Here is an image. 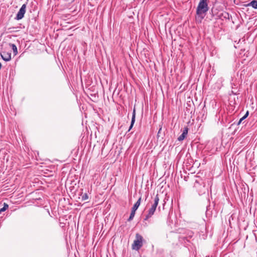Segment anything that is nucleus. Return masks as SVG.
I'll return each mask as SVG.
<instances>
[{
  "instance_id": "1a4fd4ad",
  "label": "nucleus",
  "mask_w": 257,
  "mask_h": 257,
  "mask_svg": "<svg viewBox=\"0 0 257 257\" xmlns=\"http://www.w3.org/2000/svg\"><path fill=\"white\" fill-rule=\"evenodd\" d=\"M135 118H136V109L135 107L133 109V112L132 115V121H131V124L130 126V128L128 129V131H130L133 127L134 124L135 122Z\"/></svg>"
},
{
  "instance_id": "f03ea898",
  "label": "nucleus",
  "mask_w": 257,
  "mask_h": 257,
  "mask_svg": "<svg viewBox=\"0 0 257 257\" xmlns=\"http://www.w3.org/2000/svg\"><path fill=\"white\" fill-rule=\"evenodd\" d=\"M159 200L160 199L159 196L157 194L154 198V203L152 204L151 207L148 210V214L146 215L145 218V220H148L149 218L151 217L154 215L156 210V208L158 205Z\"/></svg>"
},
{
  "instance_id": "2eb2a0df",
  "label": "nucleus",
  "mask_w": 257,
  "mask_h": 257,
  "mask_svg": "<svg viewBox=\"0 0 257 257\" xmlns=\"http://www.w3.org/2000/svg\"><path fill=\"white\" fill-rule=\"evenodd\" d=\"M248 111H247L246 113L245 114V115L243 116L244 118H246L247 117V116L248 115Z\"/></svg>"
},
{
  "instance_id": "9d476101",
  "label": "nucleus",
  "mask_w": 257,
  "mask_h": 257,
  "mask_svg": "<svg viewBox=\"0 0 257 257\" xmlns=\"http://www.w3.org/2000/svg\"><path fill=\"white\" fill-rule=\"evenodd\" d=\"M247 6H251L252 8L257 9V1L253 0L247 5Z\"/></svg>"
},
{
  "instance_id": "f257e3e1",
  "label": "nucleus",
  "mask_w": 257,
  "mask_h": 257,
  "mask_svg": "<svg viewBox=\"0 0 257 257\" xmlns=\"http://www.w3.org/2000/svg\"><path fill=\"white\" fill-rule=\"evenodd\" d=\"M208 0H200L196 10V14L203 19L206 12L209 10Z\"/></svg>"
},
{
  "instance_id": "423d86ee",
  "label": "nucleus",
  "mask_w": 257,
  "mask_h": 257,
  "mask_svg": "<svg viewBox=\"0 0 257 257\" xmlns=\"http://www.w3.org/2000/svg\"><path fill=\"white\" fill-rule=\"evenodd\" d=\"M194 186L198 190L199 194L205 193V188L204 183H203V184H201L198 181H196Z\"/></svg>"
},
{
  "instance_id": "f8f14e48",
  "label": "nucleus",
  "mask_w": 257,
  "mask_h": 257,
  "mask_svg": "<svg viewBox=\"0 0 257 257\" xmlns=\"http://www.w3.org/2000/svg\"><path fill=\"white\" fill-rule=\"evenodd\" d=\"M9 207V205L5 203L4 207L1 209V211H5Z\"/></svg>"
},
{
  "instance_id": "4468645a",
  "label": "nucleus",
  "mask_w": 257,
  "mask_h": 257,
  "mask_svg": "<svg viewBox=\"0 0 257 257\" xmlns=\"http://www.w3.org/2000/svg\"><path fill=\"white\" fill-rule=\"evenodd\" d=\"M245 118L243 117H242L238 121V122H237V125H239L240 124V123L242 121H243V119H244Z\"/></svg>"
},
{
  "instance_id": "39448f33",
  "label": "nucleus",
  "mask_w": 257,
  "mask_h": 257,
  "mask_svg": "<svg viewBox=\"0 0 257 257\" xmlns=\"http://www.w3.org/2000/svg\"><path fill=\"white\" fill-rule=\"evenodd\" d=\"M26 5L23 4L21 8H20L19 11L17 14L16 17L15 18V19L17 20H20L22 19L26 13Z\"/></svg>"
},
{
  "instance_id": "dca6fc26",
  "label": "nucleus",
  "mask_w": 257,
  "mask_h": 257,
  "mask_svg": "<svg viewBox=\"0 0 257 257\" xmlns=\"http://www.w3.org/2000/svg\"><path fill=\"white\" fill-rule=\"evenodd\" d=\"M2 212H3V211H1V210L0 209V214Z\"/></svg>"
},
{
  "instance_id": "7ed1b4c3",
  "label": "nucleus",
  "mask_w": 257,
  "mask_h": 257,
  "mask_svg": "<svg viewBox=\"0 0 257 257\" xmlns=\"http://www.w3.org/2000/svg\"><path fill=\"white\" fill-rule=\"evenodd\" d=\"M143 237L139 233L136 234V238L132 244V249L136 250H139L143 246Z\"/></svg>"
},
{
  "instance_id": "9b49d317",
  "label": "nucleus",
  "mask_w": 257,
  "mask_h": 257,
  "mask_svg": "<svg viewBox=\"0 0 257 257\" xmlns=\"http://www.w3.org/2000/svg\"><path fill=\"white\" fill-rule=\"evenodd\" d=\"M10 45L12 47V49L15 55H16L17 54L18 51H17V46H16V45H15L14 44H10Z\"/></svg>"
},
{
  "instance_id": "20e7f679",
  "label": "nucleus",
  "mask_w": 257,
  "mask_h": 257,
  "mask_svg": "<svg viewBox=\"0 0 257 257\" xmlns=\"http://www.w3.org/2000/svg\"><path fill=\"white\" fill-rule=\"evenodd\" d=\"M141 201V197H140L139 198V199L138 200V201H137V202L134 204V206L133 207V208L132 209V211H131L130 217L127 219V220L128 221H131L134 218L135 213H136V211L139 208V206L140 205Z\"/></svg>"
},
{
  "instance_id": "ddd939ff",
  "label": "nucleus",
  "mask_w": 257,
  "mask_h": 257,
  "mask_svg": "<svg viewBox=\"0 0 257 257\" xmlns=\"http://www.w3.org/2000/svg\"><path fill=\"white\" fill-rule=\"evenodd\" d=\"M88 199V196L86 193L82 195V200H86Z\"/></svg>"
},
{
  "instance_id": "0eeeda50",
  "label": "nucleus",
  "mask_w": 257,
  "mask_h": 257,
  "mask_svg": "<svg viewBox=\"0 0 257 257\" xmlns=\"http://www.w3.org/2000/svg\"><path fill=\"white\" fill-rule=\"evenodd\" d=\"M1 57L5 61H9L11 60V53L3 52L1 54Z\"/></svg>"
},
{
  "instance_id": "6e6552de",
  "label": "nucleus",
  "mask_w": 257,
  "mask_h": 257,
  "mask_svg": "<svg viewBox=\"0 0 257 257\" xmlns=\"http://www.w3.org/2000/svg\"><path fill=\"white\" fill-rule=\"evenodd\" d=\"M188 132V127H186L184 128L182 134L178 138V140L179 141H182L184 140V139L186 137Z\"/></svg>"
}]
</instances>
